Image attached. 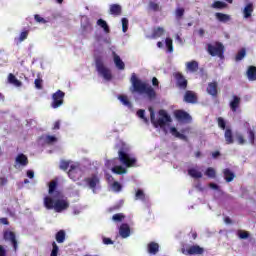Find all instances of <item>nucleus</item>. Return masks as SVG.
I'll list each match as a JSON object with an SVG mask.
<instances>
[{
  "mask_svg": "<svg viewBox=\"0 0 256 256\" xmlns=\"http://www.w3.org/2000/svg\"><path fill=\"white\" fill-rule=\"evenodd\" d=\"M57 255H59V246L57 245L56 242H53L50 256H57Z\"/></svg>",
  "mask_w": 256,
  "mask_h": 256,
  "instance_id": "de8ad7c7",
  "label": "nucleus"
},
{
  "mask_svg": "<svg viewBox=\"0 0 256 256\" xmlns=\"http://www.w3.org/2000/svg\"><path fill=\"white\" fill-rule=\"evenodd\" d=\"M7 178H5V177H1L0 178V186H2L3 187V185H7Z\"/></svg>",
  "mask_w": 256,
  "mask_h": 256,
  "instance_id": "69168bd1",
  "label": "nucleus"
},
{
  "mask_svg": "<svg viewBox=\"0 0 256 256\" xmlns=\"http://www.w3.org/2000/svg\"><path fill=\"white\" fill-rule=\"evenodd\" d=\"M165 45L167 47L168 53H173V39L171 38H166L165 39Z\"/></svg>",
  "mask_w": 256,
  "mask_h": 256,
  "instance_id": "ea45409f",
  "label": "nucleus"
},
{
  "mask_svg": "<svg viewBox=\"0 0 256 256\" xmlns=\"http://www.w3.org/2000/svg\"><path fill=\"white\" fill-rule=\"evenodd\" d=\"M245 55H247V50H245V48H242L236 54L235 61H243V59H245Z\"/></svg>",
  "mask_w": 256,
  "mask_h": 256,
  "instance_id": "58836bf2",
  "label": "nucleus"
},
{
  "mask_svg": "<svg viewBox=\"0 0 256 256\" xmlns=\"http://www.w3.org/2000/svg\"><path fill=\"white\" fill-rule=\"evenodd\" d=\"M206 177H209L210 179H215L217 177V172L215 171V168L209 167L205 171Z\"/></svg>",
  "mask_w": 256,
  "mask_h": 256,
  "instance_id": "e433bc0d",
  "label": "nucleus"
},
{
  "mask_svg": "<svg viewBox=\"0 0 256 256\" xmlns=\"http://www.w3.org/2000/svg\"><path fill=\"white\" fill-rule=\"evenodd\" d=\"M223 175H224V179H225L226 183H231V181H233V179H235V173H233V171H231V169H229V168H225L223 170Z\"/></svg>",
  "mask_w": 256,
  "mask_h": 256,
  "instance_id": "a878e982",
  "label": "nucleus"
},
{
  "mask_svg": "<svg viewBox=\"0 0 256 256\" xmlns=\"http://www.w3.org/2000/svg\"><path fill=\"white\" fill-rule=\"evenodd\" d=\"M204 252L205 250L199 245H193L187 249L188 255H203Z\"/></svg>",
  "mask_w": 256,
  "mask_h": 256,
  "instance_id": "a211bd4d",
  "label": "nucleus"
},
{
  "mask_svg": "<svg viewBox=\"0 0 256 256\" xmlns=\"http://www.w3.org/2000/svg\"><path fill=\"white\" fill-rule=\"evenodd\" d=\"M112 173H115L116 175H125V173H127V169L123 166H114L112 168Z\"/></svg>",
  "mask_w": 256,
  "mask_h": 256,
  "instance_id": "473e14b6",
  "label": "nucleus"
},
{
  "mask_svg": "<svg viewBox=\"0 0 256 256\" xmlns=\"http://www.w3.org/2000/svg\"><path fill=\"white\" fill-rule=\"evenodd\" d=\"M119 235L122 237V239H127L131 235V227H129V224L122 223L119 227Z\"/></svg>",
  "mask_w": 256,
  "mask_h": 256,
  "instance_id": "dca6fc26",
  "label": "nucleus"
},
{
  "mask_svg": "<svg viewBox=\"0 0 256 256\" xmlns=\"http://www.w3.org/2000/svg\"><path fill=\"white\" fill-rule=\"evenodd\" d=\"M118 159L120 163H122V165L128 169L131 167H137V158L131 157V155L123 150L118 152Z\"/></svg>",
  "mask_w": 256,
  "mask_h": 256,
  "instance_id": "39448f33",
  "label": "nucleus"
},
{
  "mask_svg": "<svg viewBox=\"0 0 256 256\" xmlns=\"http://www.w3.org/2000/svg\"><path fill=\"white\" fill-rule=\"evenodd\" d=\"M137 115L138 117H140V119H143L144 123H149V120L147 119V117H145V110L143 109L138 110Z\"/></svg>",
  "mask_w": 256,
  "mask_h": 256,
  "instance_id": "3c124183",
  "label": "nucleus"
},
{
  "mask_svg": "<svg viewBox=\"0 0 256 256\" xmlns=\"http://www.w3.org/2000/svg\"><path fill=\"white\" fill-rule=\"evenodd\" d=\"M83 183L86 187H88V189H91V191L95 193V191H97V187H99L101 183V180L99 179L98 174H91L83 179Z\"/></svg>",
  "mask_w": 256,
  "mask_h": 256,
  "instance_id": "0eeeda50",
  "label": "nucleus"
},
{
  "mask_svg": "<svg viewBox=\"0 0 256 256\" xmlns=\"http://www.w3.org/2000/svg\"><path fill=\"white\" fill-rule=\"evenodd\" d=\"M46 143L48 145H51V143H57V137L51 136V135H47L46 136Z\"/></svg>",
  "mask_w": 256,
  "mask_h": 256,
  "instance_id": "603ef678",
  "label": "nucleus"
},
{
  "mask_svg": "<svg viewBox=\"0 0 256 256\" xmlns=\"http://www.w3.org/2000/svg\"><path fill=\"white\" fill-rule=\"evenodd\" d=\"M0 256H7V251L2 245H0Z\"/></svg>",
  "mask_w": 256,
  "mask_h": 256,
  "instance_id": "0e129e2a",
  "label": "nucleus"
},
{
  "mask_svg": "<svg viewBox=\"0 0 256 256\" xmlns=\"http://www.w3.org/2000/svg\"><path fill=\"white\" fill-rule=\"evenodd\" d=\"M212 9H227L228 5L227 3L223 1H214V3L211 5Z\"/></svg>",
  "mask_w": 256,
  "mask_h": 256,
  "instance_id": "2f4dec72",
  "label": "nucleus"
},
{
  "mask_svg": "<svg viewBox=\"0 0 256 256\" xmlns=\"http://www.w3.org/2000/svg\"><path fill=\"white\" fill-rule=\"evenodd\" d=\"M130 81L132 83V89L134 93L146 95L150 101H153V99L157 98V92H155V89H153L151 85L137 78L136 73L132 74Z\"/></svg>",
  "mask_w": 256,
  "mask_h": 256,
  "instance_id": "f257e3e1",
  "label": "nucleus"
},
{
  "mask_svg": "<svg viewBox=\"0 0 256 256\" xmlns=\"http://www.w3.org/2000/svg\"><path fill=\"white\" fill-rule=\"evenodd\" d=\"M44 207L48 211L54 210L55 213H62V211H67L69 209V201L66 199H57V195L46 196L44 198Z\"/></svg>",
  "mask_w": 256,
  "mask_h": 256,
  "instance_id": "f03ea898",
  "label": "nucleus"
},
{
  "mask_svg": "<svg viewBox=\"0 0 256 256\" xmlns=\"http://www.w3.org/2000/svg\"><path fill=\"white\" fill-rule=\"evenodd\" d=\"M104 245H113V240L111 238H103Z\"/></svg>",
  "mask_w": 256,
  "mask_h": 256,
  "instance_id": "052dcab7",
  "label": "nucleus"
},
{
  "mask_svg": "<svg viewBox=\"0 0 256 256\" xmlns=\"http://www.w3.org/2000/svg\"><path fill=\"white\" fill-rule=\"evenodd\" d=\"M163 35H165V29L163 27H157L153 29L151 38L159 39V37H163Z\"/></svg>",
  "mask_w": 256,
  "mask_h": 256,
  "instance_id": "cd10ccee",
  "label": "nucleus"
},
{
  "mask_svg": "<svg viewBox=\"0 0 256 256\" xmlns=\"http://www.w3.org/2000/svg\"><path fill=\"white\" fill-rule=\"evenodd\" d=\"M173 77L176 80V87L185 91V89H187V85H189V82L185 79L183 73L176 72L173 74Z\"/></svg>",
  "mask_w": 256,
  "mask_h": 256,
  "instance_id": "9b49d317",
  "label": "nucleus"
},
{
  "mask_svg": "<svg viewBox=\"0 0 256 256\" xmlns=\"http://www.w3.org/2000/svg\"><path fill=\"white\" fill-rule=\"evenodd\" d=\"M207 51L211 57H219L220 59H223V55L225 53V46L221 42H216L215 45L208 44L207 45Z\"/></svg>",
  "mask_w": 256,
  "mask_h": 256,
  "instance_id": "423d86ee",
  "label": "nucleus"
},
{
  "mask_svg": "<svg viewBox=\"0 0 256 256\" xmlns=\"http://www.w3.org/2000/svg\"><path fill=\"white\" fill-rule=\"evenodd\" d=\"M0 223L2 225H9V220L7 218H0Z\"/></svg>",
  "mask_w": 256,
  "mask_h": 256,
  "instance_id": "774afa93",
  "label": "nucleus"
},
{
  "mask_svg": "<svg viewBox=\"0 0 256 256\" xmlns=\"http://www.w3.org/2000/svg\"><path fill=\"white\" fill-rule=\"evenodd\" d=\"M215 18L220 23H229V21H231V16L229 14H223L221 12H216Z\"/></svg>",
  "mask_w": 256,
  "mask_h": 256,
  "instance_id": "4be33fe9",
  "label": "nucleus"
},
{
  "mask_svg": "<svg viewBox=\"0 0 256 256\" xmlns=\"http://www.w3.org/2000/svg\"><path fill=\"white\" fill-rule=\"evenodd\" d=\"M129 29V20L127 18H122V31L123 33H127Z\"/></svg>",
  "mask_w": 256,
  "mask_h": 256,
  "instance_id": "8fccbe9b",
  "label": "nucleus"
},
{
  "mask_svg": "<svg viewBox=\"0 0 256 256\" xmlns=\"http://www.w3.org/2000/svg\"><path fill=\"white\" fill-rule=\"evenodd\" d=\"M135 199L140 201H145V192L143 190L138 189L135 194Z\"/></svg>",
  "mask_w": 256,
  "mask_h": 256,
  "instance_id": "a18cd8bd",
  "label": "nucleus"
},
{
  "mask_svg": "<svg viewBox=\"0 0 256 256\" xmlns=\"http://www.w3.org/2000/svg\"><path fill=\"white\" fill-rule=\"evenodd\" d=\"M123 9L121 8V5L119 4H111L109 13L110 15H114V17H119L121 15Z\"/></svg>",
  "mask_w": 256,
  "mask_h": 256,
  "instance_id": "412c9836",
  "label": "nucleus"
},
{
  "mask_svg": "<svg viewBox=\"0 0 256 256\" xmlns=\"http://www.w3.org/2000/svg\"><path fill=\"white\" fill-rule=\"evenodd\" d=\"M26 175L29 179H33V177H35V172L33 170H28Z\"/></svg>",
  "mask_w": 256,
  "mask_h": 256,
  "instance_id": "680f3d73",
  "label": "nucleus"
},
{
  "mask_svg": "<svg viewBox=\"0 0 256 256\" xmlns=\"http://www.w3.org/2000/svg\"><path fill=\"white\" fill-rule=\"evenodd\" d=\"M59 167H60V169H61L62 171H67V169H69V167H71V165H70V162H69V161L61 160Z\"/></svg>",
  "mask_w": 256,
  "mask_h": 256,
  "instance_id": "49530a36",
  "label": "nucleus"
},
{
  "mask_svg": "<svg viewBox=\"0 0 256 256\" xmlns=\"http://www.w3.org/2000/svg\"><path fill=\"white\" fill-rule=\"evenodd\" d=\"M97 25L99 27H101L102 29H104L105 33H109L110 29H109V25H107V22L103 19H98L97 20Z\"/></svg>",
  "mask_w": 256,
  "mask_h": 256,
  "instance_id": "4c0bfd02",
  "label": "nucleus"
},
{
  "mask_svg": "<svg viewBox=\"0 0 256 256\" xmlns=\"http://www.w3.org/2000/svg\"><path fill=\"white\" fill-rule=\"evenodd\" d=\"M112 188H113L114 191L119 192V191H121L122 186H121V184L119 182H113Z\"/></svg>",
  "mask_w": 256,
  "mask_h": 256,
  "instance_id": "bf43d9fd",
  "label": "nucleus"
},
{
  "mask_svg": "<svg viewBox=\"0 0 256 256\" xmlns=\"http://www.w3.org/2000/svg\"><path fill=\"white\" fill-rule=\"evenodd\" d=\"M185 15V9L184 8H177L176 9V17L181 18Z\"/></svg>",
  "mask_w": 256,
  "mask_h": 256,
  "instance_id": "13d9d810",
  "label": "nucleus"
},
{
  "mask_svg": "<svg viewBox=\"0 0 256 256\" xmlns=\"http://www.w3.org/2000/svg\"><path fill=\"white\" fill-rule=\"evenodd\" d=\"M184 101L185 103H191L192 105H195V103L198 101L197 94L191 90L186 91L184 95Z\"/></svg>",
  "mask_w": 256,
  "mask_h": 256,
  "instance_id": "2eb2a0df",
  "label": "nucleus"
},
{
  "mask_svg": "<svg viewBox=\"0 0 256 256\" xmlns=\"http://www.w3.org/2000/svg\"><path fill=\"white\" fill-rule=\"evenodd\" d=\"M67 175L70 179H72V181H79V179H81V177H83L84 172L83 169H81V167L77 164H72L70 165V169L67 172Z\"/></svg>",
  "mask_w": 256,
  "mask_h": 256,
  "instance_id": "6e6552de",
  "label": "nucleus"
},
{
  "mask_svg": "<svg viewBox=\"0 0 256 256\" xmlns=\"http://www.w3.org/2000/svg\"><path fill=\"white\" fill-rule=\"evenodd\" d=\"M125 219V215L123 213H117L112 216V220L115 221V223H121Z\"/></svg>",
  "mask_w": 256,
  "mask_h": 256,
  "instance_id": "37998d69",
  "label": "nucleus"
},
{
  "mask_svg": "<svg viewBox=\"0 0 256 256\" xmlns=\"http://www.w3.org/2000/svg\"><path fill=\"white\" fill-rule=\"evenodd\" d=\"M254 10H255V8L253 6V3L246 4V6L244 7V10H243L244 19H249V17H251V15H253Z\"/></svg>",
  "mask_w": 256,
  "mask_h": 256,
  "instance_id": "b1692460",
  "label": "nucleus"
},
{
  "mask_svg": "<svg viewBox=\"0 0 256 256\" xmlns=\"http://www.w3.org/2000/svg\"><path fill=\"white\" fill-rule=\"evenodd\" d=\"M3 237L5 241H10L14 251H17L18 242H17V236L15 235V232L6 230L4 231Z\"/></svg>",
  "mask_w": 256,
  "mask_h": 256,
  "instance_id": "f8f14e48",
  "label": "nucleus"
},
{
  "mask_svg": "<svg viewBox=\"0 0 256 256\" xmlns=\"http://www.w3.org/2000/svg\"><path fill=\"white\" fill-rule=\"evenodd\" d=\"M96 71H98L99 75H102L105 81H111L113 79V74H111V70L105 66L101 57L95 59Z\"/></svg>",
  "mask_w": 256,
  "mask_h": 256,
  "instance_id": "20e7f679",
  "label": "nucleus"
},
{
  "mask_svg": "<svg viewBox=\"0 0 256 256\" xmlns=\"http://www.w3.org/2000/svg\"><path fill=\"white\" fill-rule=\"evenodd\" d=\"M113 57H114V63L117 69H119L120 71H123V69H125V62H123V60H121V57H119V55H117V53L115 52H113Z\"/></svg>",
  "mask_w": 256,
  "mask_h": 256,
  "instance_id": "bb28decb",
  "label": "nucleus"
},
{
  "mask_svg": "<svg viewBox=\"0 0 256 256\" xmlns=\"http://www.w3.org/2000/svg\"><path fill=\"white\" fill-rule=\"evenodd\" d=\"M247 134H248L249 143L251 145H255V141H256V133H255V131H253L251 128H249L247 130Z\"/></svg>",
  "mask_w": 256,
  "mask_h": 256,
  "instance_id": "72a5a7b5",
  "label": "nucleus"
},
{
  "mask_svg": "<svg viewBox=\"0 0 256 256\" xmlns=\"http://www.w3.org/2000/svg\"><path fill=\"white\" fill-rule=\"evenodd\" d=\"M148 8L150 9V11H154V12L161 11V7L156 2H153V1L149 2Z\"/></svg>",
  "mask_w": 256,
  "mask_h": 256,
  "instance_id": "a19ab883",
  "label": "nucleus"
},
{
  "mask_svg": "<svg viewBox=\"0 0 256 256\" xmlns=\"http://www.w3.org/2000/svg\"><path fill=\"white\" fill-rule=\"evenodd\" d=\"M17 165H21L22 167H27L29 165V158L23 153L18 154L15 160Z\"/></svg>",
  "mask_w": 256,
  "mask_h": 256,
  "instance_id": "aec40b11",
  "label": "nucleus"
},
{
  "mask_svg": "<svg viewBox=\"0 0 256 256\" xmlns=\"http://www.w3.org/2000/svg\"><path fill=\"white\" fill-rule=\"evenodd\" d=\"M152 85L154 87H159V80L157 79V77L152 78Z\"/></svg>",
  "mask_w": 256,
  "mask_h": 256,
  "instance_id": "e2e57ef3",
  "label": "nucleus"
},
{
  "mask_svg": "<svg viewBox=\"0 0 256 256\" xmlns=\"http://www.w3.org/2000/svg\"><path fill=\"white\" fill-rule=\"evenodd\" d=\"M218 89H219V84L217 83V81H214V82L208 83L206 91L208 95H211V97H217L219 93Z\"/></svg>",
  "mask_w": 256,
  "mask_h": 256,
  "instance_id": "4468645a",
  "label": "nucleus"
},
{
  "mask_svg": "<svg viewBox=\"0 0 256 256\" xmlns=\"http://www.w3.org/2000/svg\"><path fill=\"white\" fill-rule=\"evenodd\" d=\"M55 239L57 243H65V230H60L56 233Z\"/></svg>",
  "mask_w": 256,
  "mask_h": 256,
  "instance_id": "c9c22d12",
  "label": "nucleus"
},
{
  "mask_svg": "<svg viewBox=\"0 0 256 256\" xmlns=\"http://www.w3.org/2000/svg\"><path fill=\"white\" fill-rule=\"evenodd\" d=\"M27 37H29V31H23L20 34L19 41L20 42L25 41V39H27Z\"/></svg>",
  "mask_w": 256,
  "mask_h": 256,
  "instance_id": "4d7b16f0",
  "label": "nucleus"
},
{
  "mask_svg": "<svg viewBox=\"0 0 256 256\" xmlns=\"http://www.w3.org/2000/svg\"><path fill=\"white\" fill-rule=\"evenodd\" d=\"M236 139H237L238 145H245V143L247 142L245 140V137H243V135H241V134H238L236 136Z\"/></svg>",
  "mask_w": 256,
  "mask_h": 256,
  "instance_id": "6e6d98bb",
  "label": "nucleus"
},
{
  "mask_svg": "<svg viewBox=\"0 0 256 256\" xmlns=\"http://www.w3.org/2000/svg\"><path fill=\"white\" fill-rule=\"evenodd\" d=\"M50 197H53V195H57V180H52L49 183V189H48Z\"/></svg>",
  "mask_w": 256,
  "mask_h": 256,
  "instance_id": "c756f323",
  "label": "nucleus"
},
{
  "mask_svg": "<svg viewBox=\"0 0 256 256\" xmlns=\"http://www.w3.org/2000/svg\"><path fill=\"white\" fill-rule=\"evenodd\" d=\"M34 85L36 89H43V80L38 78L34 80Z\"/></svg>",
  "mask_w": 256,
  "mask_h": 256,
  "instance_id": "5fc2aeb1",
  "label": "nucleus"
},
{
  "mask_svg": "<svg viewBox=\"0 0 256 256\" xmlns=\"http://www.w3.org/2000/svg\"><path fill=\"white\" fill-rule=\"evenodd\" d=\"M8 81L9 83H11L12 85H15L16 87H21V81H19L17 77H15V75H13L12 73L8 75Z\"/></svg>",
  "mask_w": 256,
  "mask_h": 256,
  "instance_id": "f704fd0d",
  "label": "nucleus"
},
{
  "mask_svg": "<svg viewBox=\"0 0 256 256\" xmlns=\"http://www.w3.org/2000/svg\"><path fill=\"white\" fill-rule=\"evenodd\" d=\"M237 235L239 239H249V232L245 230H238Z\"/></svg>",
  "mask_w": 256,
  "mask_h": 256,
  "instance_id": "09e8293b",
  "label": "nucleus"
},
{
  "mask_svg": "<svg viewBox=\"0 0 256 256\" xmlns=\"http://www.w3.org/2000/svg\"><path fill=\"white\" fill-rule=\"evenodd\" d=\"M149 111L150 121L154 125V127H165L167 123H171L173 121L166 110H159V118L157 120L155 119V111H153V108H149Z\"/></svg>",
  "mask_w": 256,
  "mask_h": 256,
  "instance_id": "7ed1b4c3",
  "label": "nucleus"
},
{
  "mask_svg": "<svg viewBox=\"0 0 256 256\" xmlns=\"http://www.w3.org/2000/svg\"><path fill=\"white\" fill-rule=\"evenodd\" d=\"M186 71H189V73H197L199 71V62L196 60L187 62Z\"/></svg>",
  "mask_w": 256,
  "mask_h": 256,
  "instance_id": "f3484780",
  "label": "nucleus"
},
{
  "mask_svg": "<svg viewBox=\"0 0 256 256\" xmlns=\"http://www.w3.org/2000/svg\"><path fill=\"white\" fill-rule=\"evenodd\" d=\"M248 81H256V66H249L246 71Z\"/></svg>",
  "mask_w": 256,
  "mask_h": 256,
  "instance_id": "5701e85b",
  "label": "nucleus"
},
{
  "mask_svg": "<svg viewBox=\"0 0 256 256\" xmlns=\"http://www.w3.org/2000/svg\"><path fill=\"white\" fill-rule=\"evenodd\" d=\"M34 19L36 23H42V24L47 23V20H45V18L41 17V15L39 14L34 15Z\"/></svg>",
  "mask_w": 256,
  "mask_h": 256,
  "instance_id": "864d4df0",
  "label": "nucleus"
},
{
  "mask_svg": "<svg viewBox=\"0 0 256 256\" xmlns=\"http://www.w3.org/2000/svg\"><path fill=\"white\" fill-rule=\"evenodd\" d=\"M174 117L177 121L182 123H191V121H193V118L189 115V113L181 109L174 111Z\"/></svg>",
  "mask_w": 256,
  "mask_h": 256,
  "instance_id": "9d476101",
  "label": "nucleus"
},
{
  "mask_svg": "<svg viewBox=\"0 0 256 256\" xmlns=\"http://www.w3.org/2000/svg\"><path fill=\"white\" fill-rule=\"evenodd\" d=\"M170 133L171 135H173V137H176L177 139H181L182 141H187V136H185L184 134H181L175 127L170 128Z\"/></svg>",
  "mask_w": 256,
  "mask_h": 256,
  "instance_id": "c85d7f7f",
  "label": "nucleus"
},
{
  "mask_svg": "<svg viewBox=\"0 0 256 256\" xmlns=\"http://www.w3.org/2000/svg\"><path fill=\"white\" fill-rule=\"evenodd\" d=\"M217 123H218V127L220 129H222L223 131H225V129L227 127V122H225V119H223V117H218Z\"/></svg>",
  "mask_w": 256,
  "mask_h": 256,
  "instance_id": "c03bdc74",
  "label": "nucleus"
},
{
  "mask_svg": "<svg viewBox=\"0 0 256 256\" xmlns=\"http://www.w3.org/2000/svg\"><path fill=\"white\" fill-rule=\"evenodd\" d=\"M230 111L237 113L241 109V97L237 95L232 96V100L229 103Z\"/></svg>",
  "mask_w": 256,
  "mask_h": 256,
  "instance_id": "ddd939ff",
  "label": "nucleus"
},
{
  "mask_svg": "<svg viewBox=\"0 0 256 256\" xmlns=\"http://www.w3.org/2000/svg\"><path fill=\"white\" fill-rule=\"evenodd\" d=\"M224 139L226 145H233L235 143V139L233 138V130L231 128H227L224 132Z\"/></svg>",
  "mask_w": 256,
  "mask_h": 256,
  "instance_id": "6ab92c4d",
  "label": "nucleus"
},
{
  "mask_svg": "<svg viewBox=\"0 0 256 256\" xmlns=\"http://www.w3.org/2000/svg\"><path fill=\"white\" fill-rule=\"evenodd\" d=\"M188 175H190V177H193V179H201V177H203V174L195 168L189 169Z\"/></svg>",
  "mask_w": 256,
  "mask_h": 256,
  "instance_id": "7c9ffc66",
  "label": "nucleus"
},
{
  "mask_svg": "<svg viewBox=\"0 0 256 256\" xmlns=\"http://www.w3.org/2000/svg\"><path fill=\"white\" fill-rule=\"evenodd\" d=\"M53 129H54V130L61 129V122H60V121H56V122L54 123Z\"/></svg>",
  "mask_w": 256,
  "mask_h": 256,
  "instance_id": "338daca9",
  "label": "nucleus"
},
{
  "mask_svg": "<svg viewBox=\"0 0 256 256\" xmlns=\"http://www.w3.org/2000/svg\"><path fill=\"white\" fill-rule=\"evenodd\" d=\"M119 101H121V103H123V105H125L126 107H131V101H129V98H127V96L125 95H120L118 97Z\"/></svg>",
  "mask_w": 256,
  "mask_h": 256,
  "instance_id": "79ce46f5",
  "label": "nucleus"
},
{
  "mask_svg": "<svg viewBox=\"0 0 256 256\" xmlns=\"http://www.w3.org/2000/svg\"><path fill=\"white\" fill-rule=\"evenodd\" d=\"M147 249L150 255H157L159 253V244L157 242H150Z\"/></svg>",
  "mask_w": 256,
  "mask_h": 256,
  "instance_id": "393cba45",
  "label": "nucleus"
},
{
  "mask_svg": "<svg viewBox=\"0 0 256 256\" xmlns=\"http://www.w3.org/2000/svg\"><path fill=\"white\" fill-rule=\"evenodd\" d=\"M64 99H65V92L61 90H57L55 93H53L52 102H51L52 109H59V107L63 105Z\"/></svg>",
  "mask_w": 256,
  "mask_h": 256,
  "instance_id": "1a4fd4ad",
  "label": "nucleus"
}]
</instances>
